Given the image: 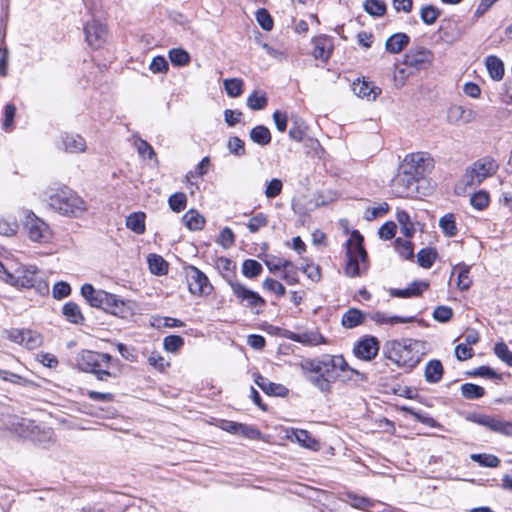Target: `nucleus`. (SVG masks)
Here are the masks:
<instances>
[{
  "label": "nucleus",
  "instance_id": "f257e3e1",
  "mask_svg": "<svg viewBox=\"0 0 512 512\" xmlns=\"http://www.w3.org/2000/svg\"><path fill=\"white\" fill-rule=\"evenodd\" d=\"M306 379L321 392H330L331 383L338 379V372H350L361 379L365 374L349 366L342 355H323L315 359H306L300 364Z\"/></svg>",
  "mask_w": 512,
  "mask_h": 512
},
{
  "label": "nucleus",
  "instance_id": "f03ea898",
  "mask_svg": "<svg viewBox=\"0 0 512 512\" xmlns=\"http://www.w3.org/2000/svg\"><path fill=\"white\" fill-rule=\"evenodd\" d=\"M76 361L81 371L92 373L99 381L116 379L122 374L120 360L108 353L83 350L78 354Z\"/></svg>",
  "mask_w": 512,
  "mask_h": 512
},
{
  "label": "nucleus",
  "instance_id": "7ed1b4c3",
  "mask_svg": "<svg viewBox=\"0 0 512 512\" xmlns=\"http://www.w3.org/2000/svg\"><path fill=\"white\" fill-rule=\"evenodd\" d=\"M382 352L386 359L399 368L411 371L421 361L424 343L410 338L391 340L384 344Z\"/></svg>",
  "mask_w": 512,
  "mask_h": 512
},
{
  "label": "nucleus",
  "instance_id": "20e7f679",
  "mask_svg": "<svg viewBox=\"0 0 512 512\" xmlns=\"http://www.w3.org/2000/svg\"><path fill=\"white\" fill-rule=\"evenodd\" d=\"M81 295L90 306L101 308L113 315L124 318L129 313V307L117 295L96 290L91 284L86 283L81 287Z\"/></svg>",
  "mask_w": 512,
  "mask_h": 512
},
{
  "label": "nucleus",
  "instance_id": "39448f33",
  "mask_svg": "<svg viewBox=\"0 0 512 512\" xmlns=\"http://www.w3.org/2000/svg\"><path fill=\"white\" fill-rule=\"evenodd\" d=\"M49 206L64 216L79 217L87 209L85 201L74 191L65 188L51 194Z\"/></svg>",
  "mask_w": 512,
  "mask_h": 512
},
{
  "label": "nucleus",
  "instance_id": "423d86ee",
  "mask_svg": "<svg viewBox=\"0 0 512 512\" xmlns=\"http://www.w3.org/2000/svg\"><path fill=\"white\" fill-rule=\"evenodd\" d=\"M347 263L345 273L349 277L360 275L361 268H367V252L363 247V237L358 231H354L347 240Z\"/></svg>",
  "mask_w": 512,
  "mask_h": 512
},
{
  "label": "nucleus",
  "instance_id": "0eeeda50",
  "mask_svg": "<svg viewBox=\"0 0 512 512\" xmlns=\"http://www.w3.org/2000/svg\"><path fill=\"white\" fill-rule=\"evenodd\" d=\"M6 282L15 287L34 288L41 295L49 292V285L42 279L36 266L21 267L14 274L7 273Z\"/></svg>",
  "mask_w": 512,
  "mask_h": 512
},
{
  "label": "nucleus",
  "instance_id": "6e6552de",
  "mask_svg": "<svg viewBox=\"0 0 512 512\" xmlns=\"http://www.w3.org/2000/svg\"><path fill=\"white\" fill-rule=\"evenodd\" d=\"M498 165L492 158H482L467 168L463 176L466 186H475L482 183L484 179L496 173Z\"/></svg>",
  "mask_w": 512,
  "mask_h": 512
},
{
  "label": "nucleus",
  "instance_id": "1a4fd4ad",
  "mask_svg": "<svg viewBox=\"0 0 512 512\" xmlns=\"http://www.w3.org/2000/svg\"><path fill=\"white\" fill-rule=\"evenodd\" d=\"M420 179L410 171L400 166L398 173L391 180L392 192L400 198L413 197L418 192V181Z\"/></svg>",
  "mask_w": 512,
  "mask_h": 512
},
{
  "label": "nucleus",
  "instance_id": "9d476101",
  "mask_svg": "<svg viewBox=\"0 0 512 512\" xmlns=\"http://www.w3.org/2000/svg\"><path fill=\"white\" fill-rule=\"evenodd\" d=\"M224 278L233 291V294L241 303L245 304V306L254 308L259 306L262 307L266 304L263 297H261L257 292L248 289L234 276H224Z\"/></svg>",
  "mask_w": 512,
  "mask_h": 512
},
{
  "label": "nucleus",
  "instance_id": "9b49d317",
  "mask_svg": "<svg viewBox=\"0 0 512 512\" xmlns=\"http://www.w3.org/2000/svg\"><path fill=\"white\" fill-rule=\"evenodd\" d=\"M401 167L421 179L433 167V159L424 152L411 153L406 155Z\"/></svg>",
  "mask_w": 512,
  "mask_h": 512
},
{
  "label": "nucleus",
  "instance_id": "f8f14e48",
  "mask_svg": "<svg viewBox=\"0 0 512 512\" xmlns=\"http://www.w3.org/2000/svg\"><path fill=\"white\" fill-rule=\"evenodd\" d=\"M187 283L189 291L194 295H209L213 290V286L209 282L208 277L195 266L188 268Z\"/></svg>",
  "mask_w": 512,
  "mask_h": 512
},
{
  "label": "nucleus",
  "instance_id": "ddd939ff",
  "mask_svg": "<svg viewBox=\"0 0 512 512\" xmlns=\"http://www.w3.org/2000/svg\"><path fill=\"white\" fill-rule=\"evenodd\" d=\"M468 419L478 425L486 427L492 432L512 436V422L485 414H472Z\"/></svg>",
  "mask_w": 512,
  "mask_h": 512
},
{
  "label": "nucleus",
  "instance_id": "4468645a",
  "mask_svg": "<svg viewBox=\"0 0 512 512\" xmlns=\"http://www.w3.org/2000/svg\"><path fill=\"white\" fill-rule=\"evenodd\" d=\"M24 227L32 241L45 242L50 238L48 225L32 212L26 216Z\"/></svg>",
  "mask_w": 512,
  "mask_h": 512
},
{
  "label": "nucleus",
  "instance_id": "2eb2a0df",
  "mask_svg": "<svg viewBox=\"0 0 512 512\" xmlns=\"http://www.w3.org/2000/svg\"><path fill=\"white\" fill-rule=\"evenodd\" d=\"M6 426L18 436L30 439H35L36 430L38 429L34 421L16 415L7 419Z\"/></svg>",
  "mask_w": 512,
  "mask_h": 512
},
{
  "label": "nucleus",
  "instance_id": "dca6fc26",
  "mask_svg": "<svg viewBox=\"0 0 512 512\" xmlns=\"http://www.w3.org/2000/svg\"><path fill=\"white\" fill-rule=\"evenodd\" d=\"M433 53L426 48L411 49L405 54L403 64L417 70L425 69L431 64Z\"/></svg>",
  "mask_w": 512,
  "mask_h": 512
},
{
  "label": "nucleus",
  "instance_id": "f3484780",
  "mask_svg": "<svg viewBox=\"0 0 512 512\" xmlns=\"http://www.w3.org/2000/svg\"><path fill=\"white\" fill-rule=\"evenodd\" d=\"M379 341L375 337H367L357 342L353 352L359 359L370 361L378 354Z\"/></svg>",
  "mask_w": 512,
  "mask_h": 512
},
{
  "label": "nucleus",
  "instance_id": "a211bd4d",
  "mask_svg": "<svg viewBox=\"0 0 512 512\" xmlns=\"http://www.w3.org/2000/svg\"><path fill=\"white\" fill-rule=\"evenodd\" d=\"M86 41L93 48H100L106 39V27L97 21L89 22L84 27Z\"/></svg>",
  "mask_w": 512,
  "mask_h": 512
},
{
  "label": "nucleus",
  "instance_id": "6ab92c4d",
  "mask_svg": "<svg viewBox=\"0 0 512 512\" xmlns=\"http://www.w3.org/2000/svg\"><path fill=\"white\" fill-rule=\"evenodd\" d=\"M254 382L256 385L262 389L264 393L270 396H286L289 392L288 388H286L282 384L271 382L266 377H263L260 374H254Z\"/></svg>",
  "mask_w": 512,
  "mask_h": 512
},
{
  "label": "nucleus",
  "instance_id": "aec40b11",
  "mask_svg": "<svg viewBox=\"0 0 512 512\" xmlns=\"http://www.w3.org/2000/svg\"><path fill=\"white\" fill-rule=\"evenodd\" d=\"M448 118L454 123L468 124L476 119V112L461 105H453L448 110Z\"/></svg>",
  "mask_w": 512,
  "mask_h": 512
},
{
  "label": "nucleus",
  "instance_id": "412c9836",
  "mask_svg": "<svg viewBox=\"0 0 512 512\" xmlns=\"http://www.w3.org/2000/svg\"><path fill=\"white\" fill-rule=\"evenodd\" d=\"M429 288V283L425 281H414L405 289L391 288L389 293L392 297L410 298L421 295V293Z\"/></svg>",
  "mask_w": 512,
  "mask_h": 512
},
{
  "label": "nucleus",
  "instance_id": "4be33fe9",
  "mask_svg": "<svg viewBox=\"0 0 512 512\" xmlns=\"http://www.w3.org/2000/svg\"><path fill=\"white\" fill-rule=\"evenodd\" d=\"M64 150L69 153H82L86 150V141L79 134L62 135Z\"/></svg>",
  "mask_w": 512,
  "mask_h": 512
},
{
  "label": "nucleus",
  "instance_id": "5701e85b",
  "mask_svg": "<svg viewBox=\"0 0 512 512\" xmlns=\"http://www.w3.org/2000/svg\"><path fill=\"white\" fill-rule=\"evenodd\" d=\"M410 42V38L405 33H395L390 36L385 43L386 51L392 54L400 53Z\"/></svg>",
  "mask_w": 512,
  "mask_h": 512
},
{
  "label": "nucleus",
  "instance_id": "b1692460",
  "mask_svg": "<svg viewBox=\"0 0 512 512\" xmlns=\"http://www.w3.org/2000/svg\"><path fill=\"white\" fill-rule=\"evenodd\" d=\"M444 369L439 360H430L425 367L424 377L428 383H438L443 377Z\"/></svg>",
  "mask_w": 512,
  "mask_h": 512
},
{
  "label": "nucleus",
  "instance_id": "393cba45",
  "mask_svg": "<svg viewBox=\"0 0 512 512\" xmlns=\"http://www.w3.org/2000/svg\"><path fill=\"white\" fill-rule=\"evenodd\" d=\"M331 45L327 38L319 37L314 40L312 55L315 59L327 62L331 56Z\"/></svg>",
  "mask_w": 512,
  "mask_h": 512
},
{
  "label": "nucleus",
  "instance_id": "a878e982",
  "mask_svg": "<svg viewBox=\"0 0 512 512\" xmlns=\"http://www.w3.org/2000/svg\"><path fill=\"white\" fill-rule=\"evenodd\" d=\"M291 340L309 346H316L325 343L324 337L318 332L292 333Z\"/></svg>",
  "mask_w": 512,
  "mask_h": 512
},
{
  "label": "nucleus",
  "instance_id": "bb28decb",
  "mask_svg": "<svg viewBox=\"0 0 512 512\" xmlns=\"http://www.w3.org/2000/svg\"><path fill=\"white\" fill-rule=\"evenodd\" d=\"M353 90L357 96L367 98L368 100H375L376 97L381 94L379 87L373 86L365 81L354 83Z\"/></svg>",
  "mask_w": 512,
  "mask_h": 512
},
{
  "label": "nucleus",
  "instance_id": "cd10ccee",
  "mask_svg": "<svg viewBox=\"0 0 512 512\" xmlns=\"http://www.w3.org/2000/svg\"><path fill=\"white\" fill-rule=\"evenodd\" d=\"M364 321V313L356 308H350L346 311L341 319L342 325L347 329L355 328Z\"/></svg>",
  "mask_w": 512,
  "mask_h": 512
},
{
  "label": "nucleus",
  "instance_id": "c85d7f7f",
  "mask_svg": "<svg viewBox=\"0 0 512 512\" xmlns=\"http://www.w3.org/2000/svg\"><path fill=\"white\" fill-rule=\"evenodd\" d=\"M62 313L67 321L73 324H82L84 316L78 304L74 302H67L63 305Z\"/></svg>",
  "mask_w": 512,
  "mask_h": 512
},
{
  "label": "nucleus",
  "instance_id": "c756f323",
  "mask_svg": "<svg viewBox=\"0 0 512 512\" xmlns=\"http://www.w3.org/2000/svg\"><path fill=\"white\" fill-rule=\"evenodd\" d=\"M371 319L377 324H397V323H410L414 321V317H401V316H389L384 312H374L371 315Z\"/></svg>",
  "mask_w": 512,
  "mask_h": 512
},
{
  "label": "nucleus",
  "instance_id": "7c9ffc66",
  "mask_svg": "<svg viewBox=\"0 0 512 512\" xmlns=\"http://www.w3.org/2000/svg\"><path fill=\"white\" fill-rule=\"evenodd\" d=\"M182 221L192 231L201 230L205 223L204 217L193 209L183 215Z\"/></svg>",
  "mask_w": 512,
  "mask_h": 512
},
{
  "label": "nucleus",
  "instance_id": "2f4dec72",
  "mask_svg": "<svg viewBox=\"0 0 512 512\" xmlns=\"http://www.w3.org/2000/svg\"><path fill=\"white\" fill-rule=\"evenodd\" d=\"M147 262L152 274L161 276L168 273V263L162 256L150 254L147 258Z\"/></svg>",
  "mask_w": 512,
  "mask_h": 512
},
{
  "label": "nucleus",
  "instance_id": "473e14b6",
  "mask_svg": "<svg viewBox=\"0 0 512 512\" xmlns=\"http://www.w3.org/2000/svg\"><path fill=\"white\" fill-rule=\"evenodd\" d=\"M487 70L494 80H501L504 76L503 62L496 56H488L485 61Z\"/></svg>",
  "mask_w": 512,
  "mask_h": 512
},
{
  "label": "nucleus",
  "instance_id": "72a5a7b5",
  "mask_svg": "<svg viewBox=\"0 0 512 512\" xmlns=\"http://www.w3.org/2000/svg\"><path fill=\"white\" fill-rule=\"evenodd\" d=\"M250 139L261 146H266L271 142V133L266 126L258 125L251 129Z\"/></svg>",
  "mask_w": 512,
  "mask_h": 512
},
{
  "label": "nucleus",
  "instance_id": "f704fd0d",
  "mask_svg": "<svg viewBox=\"0 0 512 512\" xmlns=\"http://www.w3.org/2000/svg\"><path fill=\"white\" fill-rule=\"evenodd\" d=\"M126 226L137 234H142L145 231V214L138 212L133 213L127 217Z\"/></svg>",
  "mask_w": 512,
  "mask_h": 512
},
{
  "label": "nucleus",
  "instance_id": "c9c22d12",
  "mask_svg": "<svg viewBox=\"0 0 512 512\" xmlns=\"http://www.w3.org/2000/svg\"><path fill=\"white\" fill-rule=\"evenodd\" d=\"M439 227L447 237H454L458 233L455 216L452 213L445 214L440 218Z\"/></svg>",
  "mask_w": 512,
  "mask_h": 512
},
{
  "label": "nucleus",
  "instance_id": "e433bc0d",
  "mask_svg": "<svg viewBox=\"0 0 512 512\" xmlns=\"http://www.w3.org/2000/svg\"><path fill=\"white\" fill-rule=\"evenodd\" d=\"M460 389L462 396L468 400L479 399L485 395V389L473 383H465Z\"/></svg>",
  "mask_w": 512,
  "mask_h": 512
},
{
  "label": "nucleus",
  "instance_id": "4c0bfd02",
  "mask_svg": "<svg viewBox=\"0 0 512 512\" xmlns=\"http://www.w3.org/2000/svg\"><path fill=\"white\" fill-rule=\"evenodd\" d=\"M437 252L432 248H423L417 254L418 264L425 269H429L434 264Z\"/></svg>",
  "mask_w": 512,
  "mask_h": 512
},
{
  "label": "nucleus",
  "instance_id": "58836bf2",
  "mask_svg": "<svg viewBox=\"0 0 512 512\" xmlns=\"http://www.w3.org/2000/svg\"><path fill=\"white\" fill-rule=\"evenodd\" d=\"M262 271V265L254 259H246L242 263V273L247 278H256L262 273Z\"/></svg>",
  "mask_w": 512,
  "mask_h": 512
},
{
  "label": "nucleus",
  "instance_id": "ea45409f",
  "mask_svg": "<svg viewBox=\"0 0 512 512\" xmlns=\"http://www.w3.org/2000/svg\"><path fill=\"white\" fill-rule=\"evenodd\" d=\"M265 92L253 91L247 98V106L252 110H262L267 106Z\"/></svg>",
  "mask_w": 512,
  "mask_h": 512
},
{
  "label": "nucleus",
  "instance_id": "a19ab883",
  "mask_svg": "<svg viewBox=\"0 0 512 512\" xmlns=\"http://www.w3.org/2000/svg\"><path fill=\"white\" fill-rule=\"evenodd\" d=\"M397 221L401 226V232L408 238L412 237L415 233V228L410 220L409 214L402 210L397 212Z\"/></svg>",
  "mask_w": 512,
  "mask_h": 512
},
{
  "label": "nucleus",
  "instance_id": "79ce46f5",
  "mask_svg": "<svg viewBox=\"0 0 512 512\" xmlns=\"http://www.w3.org/2000/svg\"><path fill=\"white\" fill-rule=\"evenodd\" d=\"M471 459L477 462L480 466L495 468L500 465V459L492 454L480 453L472 454Z\"/></svg>",
  "mask_w": 512,
  "mask_h": 512
},
{
  "label": "nucleus",
  "instance_id": "37998d69",
  "mask_svg": "<svg viewBox=\"0 0 512 512\" xmlns=\"http://www.w3.org/2000/svg\"><path fill=\"white\" fill-rule=\"evenodd\" d=\"M168 56L172 64L175 66H185L190 61L189 53L182 48L171 49Z\"/></svg>",
  "mask_w": 512,
  "mask_h": 512
},
{
  "label": "nucleus",
  "instance_id": "c03bdc74",
  "mask_svg": "<svg viewBox=\"0 0 512 512\" xmlns=\"http://www.w3.org/2000/svg\"><path fill=\"white\" fill-rule=\"evenodd\" d=\"M223 84L226 93L232 98L240 96L243 92V81L241 79H225Z\"/></svg>",
  "mask_w": 512,
  "mask_h": 512
},
{
  "label": "nucleus",
  "instance_id": "a18cd8bd",
  "mask_svg": "<svg viewBox=\"0 0 512 512\" xmlns=\"http://www.w3.org/2000/svg\"><path fill=\"white\" fill-rule=\"evenodd\" d=\"M306 133L305 122L300 118H295L292 127L289 130V137L297 142H301Z\"/></svg>",
  "mask_w": 512,
  "mask_h": 512
},
{
  "label": "nucleus",
  "instance_id": "49530a36",
  "mask_svg": "<svg viewBox=\"0 0 512 512\" xmlns=\"http://www.w3.org/2000/svg\"><path fill=\"white\" fill-rule=\"evenodd\" d=\"M281 272V278L288 285H294L298 283V268L290 260L287 261Z\"/></svg>",
  "mask_w": 512,
  "mask_h": 512
},
{
  "label": "nucleus",
  "instance_id": "de8ad7c7",
  "mask_svg": "<svg viewBox=\"0 0 512 512\" xmlns=\"http://www.w3.org/2000/svg\"><path fill=\"white\" fill-rule=\"evenodd\" d=\"M439 16L440 10L432 5H426L420 11V18L427 25L434 24Z\"/></svg>",
  "mask_w": 512,
  "mask_h": 512
},
{
  "label": "nucleus",
  "instance_id": "09e8293b",
  "mask_svg": "<svg viewBox=\"0 0 512 512\" xmlns=\"http://www.w3.org/2000/svg\"><path fill=\"white\" fill-rule=\"evenodd\" d=\"M168 204L170 209L176 213L183 211L187 204L186 194L182 192L172 194L168 199Z\"/></svg>",
  "mask_w": 512,
  "mask_h": 512
},
{
  "label": "nucleus",
  "instance_id": "8fccbe9b",
  "mask_svg": "<svg viewBox=\"0 0 512 512\" xmlns=\"http://www.w3.org/2000/svg\"><path fill=\"white\" fill-rule=\"evenodd\" d=\"M255 18L263 30L271 31L273 29L274 22L267 9L259 8L255 12Z\"/></svg>",
  "mask_w": 512,
  "mask_h": 512
},
{
  "label": "nucleus",
  "instance_id": "3c124183",
  "mask_svg": "<svg viewBox=\"0 0 512 512\" xmlns=\"http://www.w3.org/2000/svg\"><path fill=\"white\" fill-rule=\"evenodd\" d=\"M135 146L140 156L144 158L147 157L148 159L154 160L155 163H158V159L153 147L146 140L140 138L137 139Z\"/></svg>",
  "mask_w": 512,
  "mask_h": 512
},
{
  "label": "nucleus",
  "instance_id": "603ef678",
  "mask_svg": "<svg viewBox=\"0 0 512 512\" xmlns=\"http://www.w3.org/2000/svg\"><path fill=\"white\" fill-rule=\"evenodd\" d=\"M364 10L372 16H383L386 12V5L380 0H366Z\"/></svg>",
  "mask_w": 512,
  "mask_h": 512
},
{
  "label": "nucleus",
  "instance_id": "864d4df0",
  "mask_svg": "<svg viewBox=\"0 0 512 512\" xmlns=\"http://www.w3.org/2000/svg\"><path fill=\"white\" fill-rule=\"evenodd\" d=\"M184 345V339L179 335H169L163 340V347L166 351L175 353Z\"/></svg>",
  "mask_w": 512,
  "mask_h": 512
},
{
  "label": "nucleus",
  "instance_id": "5fc2aeb1",
  "mask_svg": "<svg viewBox=\"0 0 512 512\" xmlns=\"http://www.w3.org/2000/svg\"><path fill=\"white\" fill-rule=\"evenodd\" d=\"M489 200V194L481 190L470 197V204L477 210H483L488 206Z\"/></svg>",
  "mask_w": 512,
  "mask_h": 512
},
{
  "label": "nucleus",
  "instance_id": "6e6d98bb",
  "mask_svg": "<svg viewBox=\"0 0 512 512\" xmlns=\"http://www.w3.org/2000/svg\"><path fill=\"white\" fill-rule=\"evenodd\" d=\"M42 343V338L37 332L31 330H24L23 344L26 348L32 350L39 347Z\"/></svg>",
  "mask_w": 512,
  "mask_h": 512
},
{
  "label": "nucleus",
  "instance_id": "4d7b16f0",
  "mask_svg": "<svg viewBox=\"0 0 512 512\" xmlns=\"http://www.w3.org/2000/svg\"><path fill=\"white\" fill-rule=\"evenodd\" d=\"M494 352L501 361L512 367V351L504 342L495 344Z\"/></svg>",
  "mask_w": 512,
  "mask_h": 512
},
{
  "label": "nucleus",
  "instance_id": "13d9d810",
  "mask_svg": "<svg viewBox=\"0 0 512 512\" xmlns=\"http://www.w3.org/2000/svg\"><path fill=\"white\" fill-rule=\"evenodd\" d=\"M294 434L297 442L300 443L303 447L316 449L318 446V442L310 436L308 431L297 430Z\"/></svg>",
  "mask_w": 512,
  "mask_h": 512
},
{
  "label": "nucleus",
  "instance_id": "bf43d9fd",
  "mask_svg": "<svg viewBox=\"0 0 512 512\" xmlns=\"http://www.w3.org/2000/svg\"><path fill=\"white\" fill-rule=\"evenodd\" d=\"M268 224L267 216L263 213H258L247 223V228L251 233L258 232L262 227H265Z\"/></svg>",
  "mask_w": 512,
  "mask_h": 512
},
{
  "label": "nucleus",
  "instance_id": "052dcab7",
  "mask_svg": "<svg viewBox=\"0 0 512 512\" xmlns=\"http://www.w3.org/2000/svg\"><path fill=\"white\" fill-rule=\"evenodd\" d=\"M396 249L398 253L404 259H412L414 256L413 252V244L410 241L402 240L401 238H397L395 240Z\"/></svg>",
  "mask_w": 512,
  "mask_h": 512
},
{
  "label": "nucleus",
  "instance_id": "680f3d73",
  "mask_svg": "<svg viewBox=\"0 0 512 512\" xmlns=\"http://www.w3.org/2000/svg\"><path fill=\"white\" fill-rule=\"evenodd\" d=\"M282 188V181L278 178H273L267 183L264 194L267 198L273 199L281 193Z\"/></svg>",
  "mask_w": 512,
  "mask_h": 512
},
{
  "label": "nucleus",
  "instance_id": "e2e57ef3",
  "mask_svg": "<svg viewBox=\"0 0 512 512\" xmlns=\"http://www.w3.org/2000/svg\"><path fill=\"white\" fill-rule=\"evenodd\" d=\"M227 147L229 151L237 157L245 155L244 141L237 136H233L229 139Z\"/></svg>",
  "mask_w": 512,
  "mask_h": 512
},
{
  "label": "nucleus",
  "instance_id": "0e129e2a",
  "mask_svg": "<svg viewBox=\"0 0 512 512\" xmlns=\"http://www.w3.org/2000/svg\"><path fill=\"white\" fill-rule=\"evenodd\" d=\"M469 267H460L457 279V286L461 291H466L471 287L472 280L469 277Z\"/></svg>",
  "mask_w": 512,
  "mask_h": 512
},
{
  "label": "nucleus",
  "instance_id": "69168bd1",
  "mask_svg": "<svg viewBox=\"0 0 512 512\" xmlns=\"http://www.w3.org/2000/svg\"><path fill=\"white\" fill-rule=\"evenodd\" d=\"M347 501L350 503L351 506L358 509H366L372 506V502L370 499L363 496H358L352 492L347 493Z\"/></svg>",
  "mask_w": 512,
  "mask_h": 512
},
{
  "label": "nucleus",
  "instance_id": "338daca9",
  "mask_svg": "<svg viewBox=\"0 0 512 512\" xmlns=\"http://www.w3.org/2000/svg\"><path fill=\"white\" fill-rule=\"evenodd\" d=\"M453 316V310L448 306H438L434 309L433 318L441 323L448 322Z\"/></svg>",
  "mask_w": 512,
  "mask_h": 512
},
{
  "label": "nucleus",
  "instance_id": "774afa93",
  "mask_svg": "<svg viewBox=\"0 0 512 512\" xmlns=\"http://www.w3.org/2000/svg\"><path fill=\"white\" fill-rule=\"evenodd\" d=\"M71 293V287L67 282L59 281L53 286L52 294L57 300L68 297Z\"/></svg>",
  "mask_w": 512,
  "mask_h": 512
}]
</instances>
